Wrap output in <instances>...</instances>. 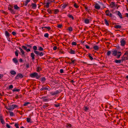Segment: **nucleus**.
Returning a JSON list of instances; mask_svg holds the SVG:
<instances>
[{
    "label": "nucleus",
    "instance_id": "3c124183",
    "mask_svg": "<svg viewBox=\"0 0 128 128\" xmlns=\"http://www.w3.org/2000/svg\"><path fill=\"white\" fill-rule=\"evenodd\" d=\"M22 47L24 49L26 50V49H27V47L24 46H22Z\"/></svg>",
    "mask_w": 128,
    "mask_h": 128
},
{
    "label": "nucleus",
    "instance_id": "09e8293b",
    "mask_svg": "<svg viewBox=\"0 0 128 128\" xmlns=\"http://www.w3.org/2000/svg\"><path fill=\"white\" fill-rule=\"evenodd\" d=\"M33 48L34 50H36L37 49V48L36 46H34L33 47Z\"/></svg>",
    "mask_w": 128,
    "mask_h": 128
},
{
    "label": "nucleus",
    "instance_id": "de8ad7c7",
    "mask_svg": "<svg viewBox=\"0 0 128 128\" xmlns=\"http://www.w3.org/2000/svg\"><path fill=\"white\" fill-rule=\"evenodd\" d=\"M54 106L56 108H58L60 107V104H54Z\"/></svg>",
    "mask_w": 128,
    "mask_h": 128
},
{
    "label": "nucleus",
    "instance_id": "49530a36",
    "mask_svg": "<svg viewBox=\"0 0 128 128\" xmlns=\"http://www.w3.org/2000/svg\"><path fill=\"white\" fill-rule=\"evenodd\" d=\"M18 50H16V51L15 52V54L16 56H18Z\"/></svg>",
    "mask_w": 128,
    "mask_h": 128
},
{
    "label": "nucleus",
    "instance_id": "e2e57ef3",
    "mask_svg": "<svg viewBox=\"0 0 128 128\" xmlns=\"http://www.w3.org/2000/svg\"><path fill=\"white\" fill-rule=\"evenodd\" d=\"M6 126L8 128H11V126L8 124H6Z\"/></svg>",
    "mask_w": 128,
    "mask_h": 128
},
{
    "label": "nucleus",
    "instance_id": "6e6552de",
    "mask_svg": "<svg viewBox=\"0 0 128 128\" xmlns=\"http://www.w3.org/2000/svg\"><path fill=\"white\" fill-rule=\"evenodd\" d=\"M19 49H20V52L22 53V56H24L25 57V55L24 54L25 52L20 47L19 48Z\"/></svg>",
    "mask_w": 128,
    "mask_h": 128
},
{
    "label": "nucleus",
    "instance_id": "aec40b11",
    "mask_svg": "<svg viewBox=\"0 0 128 128\" xmlns=\"http://www.w3.org/2000/svg\"><path fill=\"white\" fill-rule=\"evenodd\" d=\"M68 4L67 3L66 4H62V8L63 9L65 8L67 6H68Z\"/></svg>",
    "mask_w": 128,
    "mask_h": 128
},
{
    "label": "nucleus",
    "instance_id": "79ce46f5",
    "mask_svg": "<svg viewBox=\"0 0 128 128\" xmlns=\"http://www.w3.org/2000/svg\"><path fill=\"white\" fill-rule=\"evenodd\" d=\"M10 114V116H13L14 115V113L10 111L9 112Z\"/></svg>",
    "mask_w": 128,
    "mask_h": 128
},
{
    "label": "nucleus",
    "instance_id": "39448f33",
    "mask_svg": "<svg viewBox=\"0 0 128 128\" xmlns=\"http://www.w3.org/2000/svg\"><path fill=\"white\" fill-rule=\"evenodd\" d=\"M105 13L107 16H108L111 17L112 16V14L110 13V11L109 10H107L106 11Z\"/></svg>",
    "mask_w": 128,
    "mask_h": 128
},
{
    "label": "nucleus",
    "instance_id": "58836bf2",
    "mask_svg": "<svg viewBox=\"0 0 128 128\" xmlns=\"http://www.w3.org/2000/svg\"><path fill=\"white\" fill-rule=\"evenodd\" d=\"M45 98V97L42 98H43V101L44 102H48L49 100L48 99H46Z\"/></svg>",
    "mask_w": 128,
    "mask_h": 128
},
{
    "label": "nucleus",
    "instance_id": "f257e3e1",
    "mask_svg": "<svg viewBox=\"0 0 128 128\" xmlns=\"http://www.w3.org/2000/svg\"><path fill=\"white\" fill-rule=\"evenodd\" d=\"M8 106L9 108H8V110H12L14 108H18V106L16 105H12L11 104H8Z\"/></svg>",
    "mask_w": 128,
    "mask_h": 128
},
{
    "label": "nucleus",
    "instance_id": "20e7f679",
    "mask_svg": "<svg viewBox=\"0 0 128 128\" xmlns=\"http://www.w3.org/2000/svg\"><path fill=\"white\" fill-rule=\"evenodd\" d=\"M121 45L122 46H124L126 44V41L124 40V39H121L120 41Z\"/></svg>",
    "mask_w": 128,
    "mask_h": 128
},
{
    "label": "nucleus",
    "instance_id": "c85d7f7f",
    "mask_svg": "<svg viewBox=\"0 0 128 128\" xmlns=\"http://www.w3.org/2000/svg\"><path fill=\"white\" fill-rule=\"evenodd\" d=\"M30 104V103L29 102H25V103L22 105V106H28V104Z\"/></svg>",
    "mask_w": 128,
    "mask_h": 128
},
{
    "label": "nucleus",
    "instance_id": "c756f323",
    "mask_svg": "<svg viewBox=\"0 0 128 128\" xmlns=\"http://www.w3.org/2000/svg\"><path fill=\"white\" fill-rule=\"evenodd\" d=\"M118 54H119L117 56L116 58H117L118 59V58H120L121 55L122 53L120 52L119 51V52H118Z\"/></svg>",
    "mask_w": 128,
    "mask_h": 128
},
{
    "label": "nucleus",
    "instance_id": "412c9836",
    "mask_svg": "<svg viewBox=\"0 0 128 128\" xmlns=\"http://www.w3.org/2000/svg\"><path fill=\"white\" fill-rule=\"evenodd\" d=\"M41 81L43 83H44L46 80V79L44 77H43L41 78H40Z\"/></svg>",
    "mask_w": 128,
    "mask_h": 128
},
{
    "label": "nucleus",
    "instance_id": "f8f14e48",
    "mask_svg": "<svg viewBox=\"0 0 128 128\" xmlns=\"http://www.w3.org/2000/svg\"><path fill=\"white\" fill-rule=\"evenodd\" d=\"M37 73L34 72V73H31L30 74V76L31 78L35 77Z\"/></svg>",
    "mask_w": 128,
    "mask_h": 128
},
{
    "label": "nucleus",
    "instance_id": "dca6fc26",
    "mask_svg": "<svg viewBox=\"0 0 128 128\" xmlns=\"http://www.w3.org/2000/svg\"><path fill=\"white\" fill-rule=\"evenodd\" d=\"M110 6L111 8H114L115 6V2H111L110 4Z\"/></svg>",
    "mask_w": 128,
    "mask_h": 128
},
{
    "label": "nucleus",
    "instance_id": "13d9d810",
    "mask_svg": "<svg viewBox=\"0 0 128 128\" xmlns=\"http://www.w3.org/2000/svg\"><path fill=\"white\" fill-rule=\"evenodd\" d=\"M13 88V86L12 85H10L9 86H8V88L9 89H12V88Z\"/></svg>",
    "mask_w": 128,
    "mask_h": 128
},
{
    "label": "nucleus",
    "instance_id": "9b49d317",
    "mask_svg": "<svg viewBox=\"0 0 128 128\" xmlns=\"http://www.w3.org/2000/svg\"><path fill=\"white\" fill-rule=\"evenodd\" d=\"M54 13V14H56L59 12L60 10L58 9H56L54 10H53Z\"/></svg>",
    "mask_w": 128,
    "mask_h": 128
},
{
    "label": "nucleus",
    "instance_id": "4c0bfd02",
    "mask_svg": "<svg viewBox=\"0 0 128 128\" xmlns=\"http://www.w3.org/2000/svg\"><path fill=\"white\" fill-rule=\"evenodd\" d=\"M14 9L18 10L20 9V8L17 6V5L16 4L14 6Z\"/></svg>",
    "mask_w": 128,
    "mask_h": 128
},
{
    "label": "nucleus",
    "instance_id": "0e129e2a",
    "mask_svg": "<svg viewBox=\"0 0 128 128\" xmlns=\"http://www.w3.org/2000/svg\"><path fill=\"white\" fill-rule=\"evenodd\" d=\"M68 30L70 31H72L73 29L72 27H70L68 28Z\"/></svg>",
    "mask_w": 128,
    "mask_h": 128
},
{
    "label": "nucleus",
    "instance_id": "5701e85b",
    "mask_svg": "<svg viewBox=\"0 0 128 128\" xmlns=\"http://www.w3.org/2000/svg\"><path fill=\"white\" fill-rule=\"evenodd\" d=\"M47 11L49 14H52V11H53V10H52L50 8H48L47 10Z\"/></svg>",
    "mask_w": 128,
    "mask_h": 128
},
{
    "label": "nucleus",
    "instance_id": "4468645a",
    "mask_svg": "<svg viewBox=\"0 0 128 128\" xmlns=\"http://www.w3.org/2000/svg\"><path fill=\"white\" fill-rule=\"evenodd\" d=\"M118 12V15L119 16L120 18L122 19V16L121 13L119 11H116L115 12Z\"/></svg>",
    "mask_w": 128,
    "mask_h": 128
},
{
    "label": "nucleus",
    "instance_id": "69168bd1",
    "mask_svg": "<svg viewBox=\"0 0 128 128\" xmlns=\"http://www.w3.org/2000/svg\"><path fill=\"white\" fill-rule=\"evenodd\" d=\"M60 52L61 54H64V51L62 50H60Z\"/></svg>",
    "mask_w": 128,
    "mask_h": 128
},
{
    "label": "nucleus",
    "instance_id": "6e6d98bb",
    "mask_svg": "<svg viewBox=\"0 0 128 128\" xmlns=\"http://www.w3.org/2000/svg\"><path fill=\"white\" fill-rule=\"evenodd\" d=\"M18 124V123H16L14 124V126L16 128H19Z\"/></svg>",
    "mask_w": 128,
    "mask_h": 128
},
{
    "label": "nucleus",
    "instance_id": "f03ea898",
    "mask_svg": "<svg viewBox=\"0 0 128 128\" xmlns=\"http://www.w3.org/2000/svg\"><path fill=\"white\" fill-rule=\"evenodd\" d=\"M9 6L8 8V9L10 12L12 14H14L15 13V11L14 10L12 9V6L9 5Z\"/></svg>",
    "mask_w": 128,
    "mask_h": 128
},
{
    "label": "nucleus",
    "instance_id": "2eb2a0df",
    "mask_svg": "<svg viewBox=\"0 0 128 128\" xmlns=\"http://www.w3.org/2000/svg\"><path fill=\"white\" fill-rule=\"evenodd\" d=\"M68 52L70 53V54H75V51L73 50L72 49H70L68 50Z\"/></svg>",
    "mask_w": 128,
    "mask_h": 128
},
{
    "label": "nucleus",
    "instance_id": "7c9ffc66",
    "mask_svg": "<svg viewBox=\"0 0 128 128\" xmlns=\"http://www.w3.org/2000/svg\"><path fill=\"white\" fill-rule=\"evenodd\" d=\"M111 54L112 52L108 50L107 52V55L108 56H109Z\"/></svg>",
    "mask_w": 128,
    "mask_h": 128
},
{
    "label": "nucleus",
    "instance_id": "ea45409f",
    "mask_svg": "<svg viewBox=\"0 0 128 128\" xmlns=\"http://www.w3.org/2000/svg\"><path fill=\"white\" fill-rule=\"evenodd\" d=\"M35 77L36 78V79H39V78L40 77V76L38 74V73H37Z\"/></svg>",
    "mask_w": 128,
    "mask_h": 128
},
{
    "label": "nucleus",
    "instance_id": "473e14b6",
    "mask_svg": "<svg viewBox=\"0 0 128 128\" xmlns=\"http://www.w3.org/2000/svg\"><path fill=\"white\" fill-rule=\"evenodd\" d=\"M10 73L12 75H15L16 74V73L15 71L14 70H12L10 72Z\"/></svg>",
    "mask_w": 128,
    "mask_h": 128
},
{
    "label": "nucleus",
    "instance_id": "a18cd8bd",
    "mask_svg": "<svg viewBox=\"0 0 128 128\" xmlns=\"http://www.w3.org/2000/svg\"><path fill=\"white\" fill-rule=\"evenodd\" d=\"M74 6L76 8H79V6L77 5L76 3H75L74 4Z\"/></svg>",
    "mask_w": 128,
    "mask_h": 128
},
{
    "label": "nucleus",
    "instance_id": "8fccbe9b",
    "mask_svg": "<svg viewBox=\"0 0 128 128\" xmlns=\"http://www.w3.org/2000/svg\"><path fill=\"white\" fill-rule=\"evenodd\" d=\"M49 34L48 33H46L44 35V36L46 38H48V37Z\"/></svg>",
    "mask_w": 128,
    "mask_h": 128
},
{
    "label": "nucleus",
    "instance_id": "1a4fd4ad",
    "mask_svg": "<svg viewBox=\"0 0 128 128\" xmlns=\"http://www.w3.org/2000/svg\"><path fill=\"white\" fill-rule=\"evenodd\" d=\"M112 54L114 56H116L117 54H118V52L116 50H114L113 51H112Z\"/></svg>",
    "mask_w": 128,
    "mask_h": 128
},
{
    "label": "nucleus",
    "instance_id": "338daca9",
    "mask_svg": "<svg viewBox=\"0 0 128 128\" xmlns=\"http://www.w3.org/2000/svg\"><path fill=\"white\" fill-rule=\"evenodd\" d=\"M44 54V53L42 52H40V56H42Z\"/></svg>",
    "mask_w": 128,
    "mask_h": 128
},
{
    "label": "nucleus",
    "instance_id": "f704fd0d",
    "mask_svg": "<svg viewBox=\"0 0 128 128\" xmlns=\"http://www.w3.org/2000/svg\"><path fill=\"white\" fill-rule=\"evenodd\" d=\"M44 28H46L48 30H50L51 29V28L50 26H44L42 27V29Z\"/></svg>",
    "mask_w": 128,
    "mask_h": 128
},
{
    "label": "nucleus",
    "instance_id": "c03bdc74",
    "mask_svg": "<svg viewBox=\"0 0 128 128\" xmlns=\"http://www.w3.org/2000/svg\"><path fill=\"white\" fill-rule=\"evenodd\" d=\"M31 119L30 118H26V121L28 122H30Z\"/></svg>",
    "mask_w": 128,
    "mask_h": 128
},
{
    "label": "nucleus",
    "instance_id": "f3484780",
    "mask_svg": "<svg viewBox=\"0 0 128 128\" xmlns=\"http://www.w3.org/2000/svg\"><path fill=\"white\" fill-rule=\"evenodd\" d=\"M35 56V54L33 53H32L30 54V56L32 57V60H34L35 58L34 56Z\"/></svg>",
    "mask_w": 128,
    "mask_h": 128
},
{
    "label": "nucleus",
    "instance_id": "0eeeda50",
    "mask_svg": "<svg viewBox=\"0 0 128 128\" xmlns=\"http://www.w3.org/2000/svg\"><path fill=\"white\" fill-rule=\"evenodd\" d=\"M0 120L2 124H5L4 121L3 119V116L2 115H0Z\"/></svg>",
    "mask_w": 128,
    "mask_h": 128
},
{
    "label": "nucleus",
    "instance_id": "a19ab883",
    "mask_svg": "<svg viewBox=\"0 0 128 128\" xmlns=\"http://www.w3.org/2000/svg\"><path fill=\"white\" fill-rule=\"evenodd\" d=\"M88 55L90 60H93V58L91 56V54H89Z\"/></svg>",
    "mask_w": 128,
    "mask_h": 128
},
{
    "label": "nucleus",
    "instance_id": "9d476101",
    "mask_svg": "<svg viewBox=\"0 0 128 128\" xmlns=\"http://www.w3.org/2000/svg\"><path fill=\"white\" fill-rule=\"evenodd\" d=\"M94 7L96 9L98 10L100 8V6L97 3L96 4Z\"/></svg>",
    "mask_w": 128,
    "mask_h": 128
},
{
    "label": "nucleus",
    "instance_id": "774afa93",
    "mask_svg": "<svg viewBox=\"0 0 128 128\" xmlns=\"http://www.w3.org/2000/svg\"><path fill=\"white\" fill-rule=\"evenodd\" d=\"M88 110V108H87V107H84V110L86 111H87Z\"/></svg>",
    "mask_w": 128,
    "mask_h": 128
},
{
    "label": "nucleus",
    "instance_id": "bb28decb",
    "mask_svg": "<svg viewBox=\"0 0 128 128\" xmlns=\"http://www.w3.org/2000/svg\"><path fill=\"white\" fill-rule=\"evenodd\" d=\"M114 27L116 29L120 28H121V26L119 25H116L114 26Z\"/></svg>",
    "mask_w": 128,
    "mask_h": 128
},
{
    "label": "nucleus",
    "instance_id": "393cba45",
    "mask_svg": "<svg viewBox=\"0 0 128 128\" xmlns=\"http://www.w3.org/2000/svg\"><path fill=\"white\" fill-rule=\"evenodd\" d=\"M34 52L35 54H37V56H40V52L37 50H34Z\"/></svg>",
    "mask_w": 128,
    "mask_h": 128
},
{
    "label": "nucleus",
    "instance_id": "680f3d73",
    "mask_svg": "<svg viewBox=\"0 0 128 128\" xmlns=\"http://www.w3.org/2000/svg\"><path fill=\"white\" fill-rule=\"evenodd\" d=\"M71 60L72 61V62H71V64H74V62L75 61H76V60H72V59H71Z\"/></svg>",
    "mask_w": 128,
    "mask_h": 128
},
{
    "label": "nucleus",
    "instance_id": "a878e982",
    "mask_svg": "<svg viewBox=\"0 0 128 128\" xmlns=\"http://www.w3.org/2000/svg\"><path fill=\"white\" fill-rule=\"evenodd\" d=\"M48 88L46 87H42V88H41L40 90V91H42L44 90H48Z\"/></svg>",
    "mask_w": 128,
    "mask_h": 128
},
{
    "label": "nucleus",
    "instance_id": "4d7b16f0",
    "mask_svg": "<svg viewBox=\"0 0 128 128\" xmlns=\"http://www.w3.org/2000/svg\"><path fill=\"white\" fill-rule=\"evenodd\" d=\"M25 45L27 46L28 47H29L30 48H32V46L30 45H28L26 44H25Z\"/></svg>",
    "mask_w": 128,
    "mask_h": 128
},
{
    "label": "nucleus",
    "instance_id": "864d4df0",
    "mask_svg": "<svg viewBox=\"0 0 128 128\" xmlns=\"http://www.w3.org/2000/svg\"><path fill=\"white\" fill-rule=\"evenodd\" d=\"M50 94L52 95H54L56 94L55 92H51L50 93Z\"/></svg>",
    "mask_w": 128,
    "mask_h": 128
},
{
    "label": "nucleus",
    "instance_id": "ddd939ff",
    "mask_svg": "<svg viewBox=\"0 0 128 128\" xmlns=\"http://www.w3.org/2000/svg\"><path fill=\"white\" fill-rule=\"evenodd\" d=\"M4 34L7 38H8L10 36V33L7 31H5Z\"/></svg>",
    "mask_w": 128,
    "mask_h": 128
},
{
    "label": "nucleus",
    "instance_id": "72a5a7b5",
    "mask_svg": "<svg viewBox=\"0 0 128 128\" xmlns=\"http://www.w3.org/2000/svg\"><path fill=\"white\" fill-rule=\"evenodd\" d=\"M68 16L69 18H71L72 20L74 19V17L72 15L68 14Z\"/></svg>",
    "mask_w": 128,
    "mask_h": 128
},
{
    "label": "nucleus",
    "instance_id": "6ab92c4d",
    "mask_svg": "<svg viewBox=\"0 0 128 128\" xmlns=\"http://www.w3.org/2000/svg\"><path fill=\"white\" fill-rule=\"evenodd\" d=\"M32 8L34 9H35L36 7V4L34 3H32Z\"/></svg>",
    "mask_w": 128,
    "mask_h": 128
},
{
    "label": "nucleus",
    "instance_id": "37998d69",
    "mask_svg": "<svg viewBox=\"0 0 128 128\" xmlns=\"http://www.w3.org/2000/svg\"><path fill=\"white\" fill-rule=\"evenodd\" d=\"M50 4V3L49 2H47L46 3V7L47 8H48L49 6V5Z\"/></svg>",
    "mask_w": 128,
    "mask_h": 128
},
{
    "label": "nucleus",
    "instance_id": "7ed1b4c3",
    "mask_svg": "<svg viewBox=\"0 0 128 128\" xmlns=\"http://www.w3.org/2000/svg\"><path fill=\"white\" fill-rule=\"evenodd\" d=\"M23 76L22 74L20 73L18 74L15 77V79L17 80L19 79V78H23Z\"/></svg>",
    "mask_w": 128,
    "mask_h": 128
},
{
    "label": "nucleus",
    "instance_id": "603ef678",
    "mask_svg": "<svg viewBox=\"0 0 128 128\" xmlns=\"http://www.w3.org/2000/svg\"><path fill=\"white\" fill-rule=\"evenodd\" d=\"M72 46H76L77 44V43L76 42H73L72 43Z\"/></svg>",
    "mask_w": 128,
    "mask_h": 128
},
{
    "label": "nucleus",
    "instance_id": "a211bd4d",
    "mask_svg": "<svg viewBox=\"0 0 128 128\" xmlns=\"http://www.w3.org/2000/svg\"><path fill=\"white\" fill-rule=\"evenodd\" d=\"M122 60H116L114 61V62L116 64H120L121 63Z\"/></svg>",
    "mask_w": 128,
    "mask_h": 128
},
{
    "label": "nucleus",
    "instance_id": "423d86ee",
    "mask_svg": "<svg viewBox=\"0 0 128 128\" xmlns=\"http://www.w3.org/2000/svg\"><path fill=\"white\" fill-rule=\"evenodd\" d=\"M124 56L123 55L122 57V62L125 61L126 60H128V56L127 55L126 57L125 56Z\"/></svg>",
    "mask_w": 128,
    "mask_h": 128
},
{
    "label": "nucleus",
    "instance_id": "cd10ccee",
    "mask_svg": "<svg viewBox=\"0 0 128 128\" xmlns=\"http://www.w3.org/2000/svg\"><path fill=\"white\" fill-rule=\"evenodd\" d=\"M13 60L14 62L16 64L18 62V60L16 58H14L13 59Z\"/></svg>",
    "mask_w": 128,
    "mask_h": 128
},
{
    "label": "nucleus",
    "instance_id": "052dcab7",
    "mask_svg": "<svg viewBox=\"0 0 128 128\" xmlns=\"http://www.w3.org/2000/svg\"><path fill=\"white\" fill-rule=\"evenodd\" d=\"M12 34L14 36H15L16 34V33L15 32H12Z\"/></svg>",
    "mask_w": 128,
    "mask_h": 128
},
{
    "label": "nucleus",
    "instance_id": "2f4dec72",
    "mask_svg": "<svg viewBox=\"0 0 128 128\" xmlns=\"http://www.w3.org/2000/svg\"><path fill=\"white\" fill-rule=\"evenodd\" d=\"M42 70V68L40 67H38L36 68V71L38 72H40L41 70Z\"/></svg>",
    "mask_w": 128,
    "mask_h": 128
},
{
    "label": "nucleus",
    "instance_id": "4be33fe9",
    "mask_svg": "<svg viewBox=\"0 0 128 128\" xmlns=\"http://www.w3.org/2000/svg\"><path fill=\"white\" fill-rule=\"evenodd\" d=\"M93 48L94 50H98L99 49V47H98V46L97 45H95L94 46Z\"/></svg>",
    "mask_w": 128,
    "mask_h": 128
},
{
    "label": "nucleus",
    "instance_id": "bf43d9fd",
    "mask_svg": "<svg viewBox=\"0 0 128 128\" xmlns=\"http://www.w3.org/2000/svg\"><path fill=\"white\" fill-rule=\"evenodd\" d=\"M85 46L86 47V48L87 49H91V48H90V47L88 46L87 45H85Z\"/></svg>",
    "mask_w": 128,
    "mask_h": 128
},
{
    "label": "nucleus",
    "instance_id": "5fc2aeb1",
    "mask_svg": "<svg viewBox=\"0 0 128 128\" xmlns=\"http://www.w3.org/2000/svg\"><path fill=\"white\" fill-rule=\"evenodd\" d=\"M38 50L41 51H43V48L41 47H38Z\"/></svg>",
    "mask_w": 128,
    "mask_h": 128
},
{
    "label": "nucleus",
    "instance_id": "c9c22d12",
    "mask_svg": "<svg viewBox=\"0 0 128 128\" xmlns=\"http://www.w3.org/2000/svg\"><path fill=\"white\" fill-rule=\"evenodd\" d=\"M20 90V89H16V88H14L13 90L12 91L13 92H19Z\"/></svg>",
    "mask_w": 128,
    "mask_h": 128
},
{
    "label": "nucleus",
    "instance_id": "b1692460",
    "mask_svg": "<svg viewBox=\"0 0 128 128\" xmlns=\"http://www.w3.org/2000/svg\"><path fill=\"white\" fill-rule=\"evenodd\" d=\"M105 23V24L108 26L109 25V24L107 20L105 18L104 20Z\"/></svg>",
    "mask_w": 128,
    "mask_h": 128
},
{
    "label": "nucleus",
    "instance_id": "e433bc0d",
    "mask_svg": "<svg viewBox=\"0 0 128 128\" xmlns=\"http://www.w3.org/2000/svg\"><path fill=\"white\" fill-rule=\"evenodd\" d=\"M84 22L86 24H88L89 23V20L87 19H85L84 20Z\"/></svg>",
    "mask_w": 128,
    "mask_h": 128
}]
</instances>
